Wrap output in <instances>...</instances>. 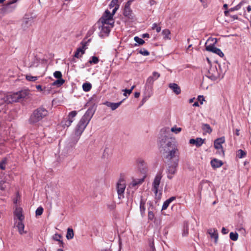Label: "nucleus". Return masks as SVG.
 I'll use <instances>...</instances> for the list:
<instances>
[{
	"instance_id": "obj_40",
	"label": "nucleus",
	"mask_w": 251,
	"mask_h": 251,
	"mask_svg": "<svg viewBox=\"0 0 251 251\" xmlns=\"http://www.w3.org/2000/svg\"><path fill=\"white\" fill-rule=\"evenodd\" d=\"M99 62V59L98 57L93 56L92 57L91 60L89 61V63L90 64H96Z\"/></svg>"
},
{
	"instance_id": "obj_12",
	"label": "nucleus",
	"mask_w": 251,
	"mask_h": 251,
	"mask_svg": "<svg viewBox=\"0 0 251 251\" xmlns=\"http://www.w3.org/2000/svg\"><path fill=\"white\" fill-rule=\"evenodd\" d=\"M145 177L146 175H144L143 177L141 178H133L132 182L130 183V187L134 188L140 185L144 181Z\"/></svg>"
},
{
	"instance_id": "obj_47",
	"label": "nucleus",
	"mask_w": 251,
	"mask_h": 251,
	"mask_svg": "<svg viewBox=\"0 0 251 251\" xmlns=\"http://www.w3.org/2000/svg\"><path fill=\"white\" fill-rule=\"evenodd\" d=\"M139 53L144 56H148L150 54V52L145 49H141Z\"/></svg>"
},
{
	"instance_id": "obj_33",
	"label": "nucleus",
	"mask_w": 251,
	"mask_h": 251,
	"mask_svg": "<svg viewBox=\"0 0 251 251\" xmlns=\"http://www.w3.org/2000/svg\"><path fill=\"white\" fill-rule=\"evenodd\" d=\"M149 246L150 248V251H155V248L154 245V240L153 238L149 239Z\"/></svg>"
},
{
	"instance_id": "obj_2",
	"label": "nucleus",
	"mask_w": 251,
	"mask_h": 251,
	"mask_svg": "<svg viewBox=\"0 0 251 251\" xmlns=\"http://www.w3.org/2000/svg\"><path fill=\"white\" fill-rule=\"evenodd\" d=\"M93 115V110L88 109L78 122L75 130V135L78 137V139H79Z\"/></svg>"
},
{
	"instance_id": "obj_16",
	"label": "nucleus",
	"mask_w": 251,
	"mask_h": 251,
	"mask_svg": "<svg viewBox=\"0 0 251 251\" xmlns=\"http://www.w3.org/2000/svg\"><path fill=\"white\" fill-rule=\"evenodd\" d=\"M204 143V140L201 138H197L196 139H191L189 140V143L191 144H194L197 147H201Z\"/></svg>"
},
{
	"instance_id": "obj_10",
	"label": "nucleus",
	"mask_w": 251,
	"mask_h": 251,
	"mask_svg": "<svg viewBox=\"0 0 251 251\" xmlns=\"http://www.w3.org/2000/svg\"><path fill=\"white\" fill-rule=\"evenodd\" d=\"M206 50L207 51L218 54L221 57H223L224 56V54L222 51V50L220 49L215 47L213 44L207 45V43H206Z\"/></svg>"
},
{
	"instance_id": "obj_59",
	"label": "nucleus",
	"mask_w": 251,
	"mask_h": 251,
	"mask_svg": "<svg viewBox=\"0 0 251 251\" xmlns=\"http://www.w3.org/2000/svg\"><path fill=\"white\" fill-rule=\"evenodd\" d=\"M229 12H230V11H229V10H226V11H224V14H225V16H228V14H229Z\"/></svg>"
},
{
	"instance_id": "obj_1",
	"label": "nucleus",
	"mask_w": 251,
	"mask_h": 251,
	"mask_svg": "<svg viewBox=\"0 0 251 251\" xmlns=\"http://www.w3.org/2000/svg\"><path fill=\"white\" fill-rule=\"evenodd\" d=\"M161 151H163V154L165 159L168 161L176 158L178 159L179 152L176 145L174 143L171 141L167 136L165 135L160 141Z\"/></svg>"
},
{
	"instance_id": "obj_49",
	"label": "nucleus",
	"mask_w": 251,
	"mask_h": 251,
	"mask_svg": "<svg viewBox=\"0 0 251 251\" xmlns=\"http://www.w3.org/2000/svg\"><path fill=\"white\" fill-rule=\"evenodd\" d=\"M170 204V203H169V202L166 200L165 201H164L163 204V206H162V210H165L167 208V207H168L169 205Z\"/></svg>"
},
{
	"instance_id": "obj_39",
	"label": "nucleus",
	"mask_w": 251,
	"mask_h": 251,
	"mask_svg": "<svg viewBox=\"0 0 251 251\" xmlns=\"http://www.w3.org/2000/svg\"><path fill=\"white\" fill-rule=\"evenodd\" d=\"M38 76H33L31 75H26L25 78L29 81H35L38 78Z\"/></svg>"
},
{
	"instance_id": "obj_30",
	"label": "nucleus",
	"mask_w": 251,
	"mask_h": 251,
	"mask_svg": "<svg viewBox=\"0 0 251 251\" xmlns=\"http://www.w3.org/2000/svg\"><path fill=\"white\" fill-rule=\"evenodd\" d=\"M74 231L72 228H68L67 229V234H66V238L68 240H70L73 238L74 237Z\"/></svg>"
},
{
	"instance_id": "obj_34",
	"label": "nucleus",
	"mask_w": 251,
	"mask_h": 251,
	"mask_svg": "<svg viewBox=\"0 0 251 251\" xmlns=\"http://www.w3.org/2000/svg\"><path fill=\"white\" fill-rule=\"evenodd\" d=\"M82 88L85 92H88L91 90L92 85L90 83H84L82 85Z\"/></svg>"
},
{
	"instance_id": "obj_26",
	"label": "nucleus",
	"mask_w": 251,
	"mask_h": 251,
	"mask_svg": "<svg viewBox=\"0 0 251 251\" xmlns=\"http://www.w3.org/2000/svg\"><path fill=\"white\" fill-rule=\"evenodd\" d=\"M122 102V101L117 103L107 102L106 104L107 106L110 107L112 110H114L121 104Z\"/></svg>"
},
{
	"instance_id": "obj_52",
	"label": "nucleus",
	"mask_w": 251,
	"mask_h": 251,
	"mask_svg": "<svg viewBox=\"0 0 251 251\" xmlns=\"http://www.w3.org/2000/svg\"><path fill=\"white\" fill-rule=\"evenodd\" d=\"M18 0H9L7 4V6H9L10 4L16 3Z\"/></svg>"
},
{
	"instance_id": "obj_46",
	"label": "nucleus",
	"mask_w": 251,
	"mask_h": 251,
	"mask_svg": "<svg viewBox=\"0 0 251 251\" xmlns=\"http://www.w3.org/2000/svg\"><path fill=\"white\" fill-rule=\"evenodd\" d=\"M43 208L41 206L39 207L36 210V216H40L43 214Z\"/></svg>"
},
{
	"instance_id": "obj_4",
	"label": "nucleus",
	"mask_w": 251,
	"mask_h": 251,
	"mask_svg": "<svg viewBox=\"0 0 251 251\" xmlns=\"http://www.w3.org/2000/svg\"><path fill=\"white\" fill-rule=\"evenodd\" d=\"M114 15L112 11L111 13L108 10H105L103 16L100 19V22L101 24H108L111 27H113L114 24V21L113 18Z\"/></svg>"
},
{
	"instance_id": "obj_61",
	"label": "nucleus",
	"mask_w": 251,
	"mask_h": 251,
	"mask_svg": "<svg viewBox=\"0 0 251 251\" xmlns=\"http://www.w3.org/2000/svg\"><path fill=\"white\" fill-rule=\"evenodd\" d=\"M143 38L148 37L149 38L150 36L148 33L143 34L142 35Z\"/></svg>"
},
{
	"instance_id": "obj_41",
	"label": "nucleus",
	"mask_w": 251,
	"mask_h": 251,
	"mask_svg": "<svg viewBox=\"0 0 251 251\" xmlns=\"http://www.w3.org/2000/svg\"><path fill=\"white\" fill-rule=\"evenodd\" d=\"M171 130L172 132L176 134H178L181 131L182 128L181 127H177L176 126H175L171 128Z\"/></svg>"
},
{
	"instance_id": "obj_57",
	"label": "nucleus",
	"mask_w": 251,
	"mask_h": 251,
	"mask_svg": "<svg viewBox=\"0 0 251 251\" xmlns=\"http://www.w3.org/2000/svg\"><path fill=\"white\" fill-rule=\"evenodd\" d=\"M140 93L139 92H135L134 93V97L136 98H138L139 97Z\"/></svg>"
},
{
	"instance_id": "obj_51",
	"label": "nucleus",
	"mask_w": 251,
	"mask_h": 251,
	"mask_svg": "<svg viewBox=\"0 0 251 251\" xmlns=\"http://www.w3.org/2000/svg\"><path fill=\"white\" fill-rule=\"evenodd\" d=\"M198 100L201 104H203V101L204 100V98L203 96H199L198 98Z\"/></svg>"
},
{
	"instance_id": "obj_17",
	"label": "nucleus",
	"mask_w": 251,
	"mask_h": 251,
	"mask_svg": "<svg viewBox=\"0 0 251 251\" xmlns=\"http://www.w3.org/2000/svg\"><path fill=\"white\" fill-rule=\"evenodd\" d=\"M169 87L171 89L173 92L176 94L178 95L181 93V89L180 87L176 83H170Z\"/></svg>"
},
{
	"instance_id": "obj_56",
	"label": "nucleus",
	"mask_w": 251,
	"mask_h": 251,
	"mask_svg": "<svg viewBox=\"0 0 251 251\" xmlns=\"http://www.w3.org/2000/svg\"><path fill=\"white\" fill-rule=\"evenodd\" d=\"M18 197H19V195H18V194H17L16 198L13 201V202L14 204H17Z\"/></svg>"
},
{
	"instance_id": "obj_9",
	"label": "nucleus",
	"mask_w": 251,
	"mask_h": 251,
	"mask_svg": "<svg viewBox=\"0 0 251 251\" xmlns=\"http://www.w3.org/2000/svg\"><path fill=\"white\" fill-rule=\"evenodd\" d=\"M161 178V174H157L155 176L152 183V191L154 192L156 195H157V194L158 193V188L160 185Z\"/></svg>"
},
{
	"instance_id": "obj_14",
	"label": "nucleus",
	"mask_w": 251,
	"mask_h": 251,
	"mask_svg": "<svg viewBox=\"0 0 251 251\" xmlns=\"http://www.w3.org/2000/svg\"><path fill=\"white\" fill-rule=\"evenodd\" d=\"M207 233L210 235L211 238L214 239L215 243H217L218 239V231L215 228H209L207 230Z\"/></svg>"
},
{
	"instance_id": "obj_58",
	"label": "nucleus",
	"mask_w": 251,
	"mask_h": 251,
	"mask_svg": "<svg viewBox=\"0 0 251 251\" xmlns=\"http://www.w3.org/2000/svg\"><path fill=\"white\" fill-rule=\"evenodd\" d=\"M108 207L110 210H113L115 208V205L114 204H112L111 205H108Z\"/></svg>"
},
{
	"instance_id": "obj_32",
	"label": "nucleus",
	"mask_w": 251,
	"mask_h": 251,
	"mask_svg": "<svg viewBox=\"0 0 251 251\" xmlns=\"http://www.w3.org/2000/svg\"><path fill=\"white\" fill-rule=\"evenodd\" d=\"M64 82L65 80L63 79H57L52 83V85L60 86L63 85Z\"/></svg>"
},
{
	"instance_id": "obj_63",
	"label": "nucleus",
	"mask_w": 251,
	"mask_h": 251,
	"mask_svg": "<svg viewBox=\"0 0 251 251\" xmlns=\"http://www.w3.org/2000/svg\"><path fill=\"white\" fill-rule=\"evenodd\" d=\"M193 106H199V104L198 101H196L195 102H194V103L193 104Z\"/></svg>"
},
{
	"instance_id": "obj_3",
	"label": "nucleus",
	"mask_w": 251,
	"mask_h": 251,
	"mask_svg": "<svg viewBox=\"0 0 251 251\" xmlns=\"http://www.w3.org/2000/svg\"><path fill=\"white\" fill-rule=\"evenodd\" d=\"M48 114V111L44 107H39L34 111L30 116L29 121L31 123H36L46 117Z\"/></svg>"
},
{
	"instance_id": "obj_44",
	"label": "nucleus",
	"mask_w": 251,
	"mask_h": 251,
	"mask_svg": "<svg viewBox=\"0 0 251 251\" xmlns=\"http://www.w3.org/2000/svg\"><path fill=\"white\" fill-rule=\"evenodd\" d=\"M36 88H37V89L38 91H40V92L44 91L43 93H44V94H49V93H50V90H48V91H46V90H44L42 89V86H41V85H36Z\"/></svg>"
},
{
	"instance_id": "obj_24",
	"label": "nucleus",
	"mask_w": 251,
	"mask_h": 251,
	"mask_svg": "<svg viewBox=\"0 0 251 251\" xmlns=\"http://www.w3.org/2000/svg\"><path fill=\"white\" fill-rule=\"evenodd\" d=\"M189 234V223L188 222H184L182 235L183 236H187Z\"/></svg>"
},
{
	"instance_id": "obj_6",
	"label": "nucleus",
	"mask_w": 251,
	"mask_h": 251,
	"mask_svg": "<svg viewBox=\"0 0 251 251\" xmlns=\"http://www.w3.org/2000/svg\"><path fill=\"white\" fill-rule=\"evenodd\" d=\"M136 164L139 171L144 175H146L148 171L147 163L142 158H138L136 160Z\"/></svg>"
},
{
	"instance_id": "obj_53",
	"label": "nucleus",
	"mask_w": 251,
	"mask_h": 251,
	"mask_svg": "<svg viewBox=\"0 0 251 251\" xmlns=\"http://www.w3.org/2000/svg\"><path fill=\"white\" fill-rule=\"evenodd\" d=\"M228 232V230L225 227H223L222 229V233L223 234H227Z\"/></svg>"
},
{
	"instance_id": "obj_28",
	"label": "nucleus",
	"mask_w": 251,
	"mask_h": 251,
	"mask_svg": "<svg viewBox=\"0 0 251 251\" xmlns=\"http://www.w3.org/2000/svg\"><path fill=\"white\" fill-rule=\"evenodd\" d=\"M22 221H19L17 225V227L20 234H22L24 233V229L25 226Z\"/></svg>"
},
{
	"instance_id": "obj_5",
	"label": "nucleus",
	"mask_w": 251,
	"mask_h": 251,
	"mask_svg": "<svg viewBox=\"0 0 251 251\" xmlns=\"http://www.w3.org/2000/svg\"><path fill=\"white\" fill-rule=\"evenodd\" d=\"M28 94V90H24L15 93L11 95V100L12 102L19 101L25 98Z\"/></svg>"
},
{
	"instance_id": "obj_62",
	"label": "nucleus",
	"mask_w": 251,
	"mask_h": 251,
	"mask_svg": "<svg viewBox=\"0 0 251 251\" xmlns=\"http://www.w3.org/2000/svg\"><path fill=\"white\" fill-rule=\"evenodd\" d=\"M247 9L248 12H250L251 11V6L249 5L247 8Z\"/></svg>"
},
{
	"instance_id": "obj_45",
	"label": "nucleus",
	"mask_w": 251,
	"mask_h": 251,
	"mask_svg": "<svg viewBox=\"0 0 251 251\" xmlns=\"http://www.w3.org/2000/svg\"><path fill=\"white\" fill-rule=\"evenodd\" d=\"M54 76L57 79H61L62 78V74L60 71H55L53 73Z\"/></svg>"
},
{
	"instance_id": "obj_15",
	"label": "nucleus",
	"mask_w": 251,
	"mask_h": 251,
	"mask_svg": "<svg viewBox=\"0 0 251 251\" xmlns=\"http://www.w3.org/2000/svg\"><path fill=\"white\" fill-rule=\"evenodd\" d=\"M132 0H128L126 4L124 10V15L126 16L129 17L131 16V10L130 8V5L132 2Z\"/></svg>"
},
{
	"instance_id": "obj_29",
	"label": "nucleus",
	"mask_w": 251,
	"mask_h": 251,
	"mask_svg": "<svg viewBox=\"0 0 251 251\" xmlns=\"http://www.w3.org/2000/svg\"><path fill=\"white\" fill-rule=\"evenodd\" d=\"M153 207L152 205H150V207L148 208V219L150 220H152L154 218V215L153 212Z\"/></svg>"
},
{
	"instance_id": "obj_20",
	"label": "nucleus",
	"mask_w": 251,
	"mask_h": 251,
	"mask_svg": "<svg viewBox=\"0 0 251 251\" xmlns=\"http://www.w3.org/2000/svg\"><path fill=\"white\" fill-rule=\"evenodd\" d=\"M211 166L213 168H217L221 167L223 165V163L221 160L217 159H212L210 162Z\"/></svg>"
},
{
	"instance_id": "obj_13",
	"label": "nucleus",
	"mask_w": 251,
	"mask_h": 251,
	"mask_svg": "<svg viewBox=\"0 0 251 251\" xmlns=\"http://www.w3.org/2000/svg\"><path fill=\"white\" fill-rule=\"evenodd\" d=\"M77 112L76 111H71L69 113L68 119L65 122V125L67 126H71L72 122L74 121V118L76 116Z\"/></svg>"
},
{
	"instance_id": "obj_7",
	"label": "nucleus",
	"mask_w": 251,
	"mask_h": 251,
	"mask_svg": "<svg viewBox=\"0 0 251 251\" xmlns=\"http://www.w3.org/2000/svg\"><path fill=\"white\" fill-rule=\"evenodd\" d=\"M126 187L125 181L123 179H120L117 184V193L119 196V198L124 196V193Z\"/></svg>"
},
{
	"instance_id": "obj_43",
	"label": "nucleus",
	"mask_w": 251,
	"mask_h": 251,
	"mask_svg": "<svg viewBox=\"0 0 251 251\" xmlns=\"http://www.w3.org/2000/svg\"><path fill=\"white\" fill-rule=\"evenodd\" d=\"M152 30H155L157 32H160L161 28L160 26H158L157 24L154 23L152 24V26L151 27Z\"/></svg>"
},
{
	"instance_id": "obj_37",
	"label": "nucleus",
	"mask_w": 251,
	"mask_h": 251,
	"mask_svg": "<svg viewBox=\"0 0 251 251\" xmlns=\"http://www.w3.org/2000/svg\"><path fill=\"white\" fill-rule=\"evenodd\" d=\"M246 155V153L243 150L240 149L237 152V156L239 158H242Z\"/></svg>"
},
{
	"instance_id": "obj_23",
	"label": "nucleus",
	"mask_w": 251,
	"mask_h": 251,
	"mask_svg": "<svg viewBox=\"0 0 251 251\" xmlns=\"http://www.w3.org/2000/svg\"><path fill=\"white\" fill-rule=\"evenodd\" d=\"M14 214L17 217L19 221H23L24 220V217L22 214V210L21 208H16Z\"/></svg>"
},
{
	"instance_id": "obj_42",
	"label": "nucleus",
	"mask_w": 251,
	"mask_h": 251,
	"mask_svg": "<svg viewBox=\"0 0 251 251\" xmlns=\"http://www.w3.org/2000/svg\"><path fill=\"white\" fill-rule=\"evenodd\" d=\"M134 41L138 43L139 45H143L145 43V41L142 38H139L138 36H135L134 38Z\"/></svg>"
},
{
	"instance_id": "obj_64",
	"label": "nucleus",
	"mask_w": 251,
	"mask_h": 251,
	"mask_svg": "<svg viewBox=\"0 0 251 251\" xmlns=\"http://www.w3.org/2000/svg\"><path fill=\"white\" fill-rule=\"evenodd\" d=\"M101 251H112L110 249H106L102 250Z\"/></svg>"
},
{
	"instance_id": "obj_54",
	"label": "nucleus",
	"mask_w": 251,
	"mask_h": 251,
	"mask_svg": "<svg viewBox=\"0 0 251 251\" xmlns=\"http://www.w3.org/2000/svg\"><path fill=\"white\" fill-rule=\"evenodd\" d=\"M176 199V197H172L170 198L169 199H168L167 201L169 202V203H171L173 201H174Z\"/></svg>"
},
{
	"instance_id": "obj_60",
	"label": "nucleus",
	"mask_w": 251,
	"mask_h": 251,
	"mask_svg": "<svg viewBox=\"0 0 251 251\" xmlns=\"http://www.w3.org/2000/svg\"><path fill=\"white\" fill-rule=\"evenodd\" d=\"M63 245H64V243L63 242V241L62 240H60L59 241V246L60 247H63Z\"/></svg>"
},
{
	"instance_id": "obj_27",
	"label": "nucleus",
	"mask_w": 251,
	"mask_h": 251,
	"mask_svg": "<svg viewBox=\"0 0 251 251\" xmlns=\"http://www.w3.org/2000/svg\"><path fill=\"white\" fill-rule=\"evenodd\" d=\"M140 210L141 214L142 216H144L145 214L146 207H145V202L142 199L140 202Z\"/></svg>"
},
{
	"instance_id": "obj_25",
	"label": "nucleus",
	"mask_w": 251,
	"mask_h": 251,
	"mask_svg": "<svg viewBox=\"0 0 251 251\" xmlns=\"http://www.w3.org/2000/svg\"><path fill=\"white\" fill-rule=\"evenodd\" d=\"M101 32L105 33L108 34L110 31V29L112 27H111L110 25H108V24H101Z\"/></svg>"
},
{
	"instance_id": "obj_55",
	"label": "nucleus",
	"mask_w": 251,
	"mask_h": 251,
	"mask_svg": "<svg viewBox=\"0 0 251 251\" xmlns=\"http://www.w3.org/2000/svg\"><path fill=\"white\" fill-rule=\"evenodd\" d=\"M238 9H239V8H238V7H237V6H235V7H233V8H230V9H229V11H230V12H232V11H234V10H238Z\"/></svg>"
},
{
	"instance_id": "obj_8",
	"label": "nucleus",
	"mask_w": 251,
	"mask_h": 251,
	"mask_svg": "<svg viewBox=\"0 0 251 251\" xmlns=\"http://www.w3.org/2000/svg\"><path fill=\"white\" fill-rule=\"evenodd\" d=\"M225 139L224 137H222L216 139L214 141V146L215 149L219 150V153L224 155V151L222 146V144L225 143Z\"/></svg>"
},
{
	"instance_id": "obj_48",
	"label": "nucleus",
	"mask_w": 251,
	"mask_h": 251,
	"mask_svg": "<svg viewBox=\"0 0 251 251\" xmlns=\"http://www.w3.org/2000/svg\"><path fill=\"white\" fill-rule=\"evenodd\" d=\"M61 237L62 236L60 234H55L53 235V240L59 242V241H60V239Z\"/></svg>"
},
{
	"instance_id": "obj_18",
	"label": "nucleus",
	"mask_w": 251,
	"mask_h": 251,
	"mask_svg": "<svg viewBox=\"0 0 251 251\" xmlns=\"http://www.w3.org/2000/svg\"><path fill=\"white\" fill-rule=\"evenodd\" d=\"M178 159H176V161H174L173 164L168 167V172L169 174L174 175L176 171V167L178 164Z\"/></svg>"
},
{
	"instance_id": "obj_50",
	"label": "nucleus",
	"mask_w": 251,
	"mask_h": 251,
	"mask_svg": "<svg viewBox=\"0 0 251 251\" xmlns=\"http://www.w3.org/2000/svg\"><path fill=\"white\" fill-rule=\"evenodd\" d=\"M123 91L125 92V93H124V95L126 97L127 96V94L128 95H130L132 93L131 90L129 89H125L123 90Z\"/></svg>"
},
{
	"instance_id": "obj_21",
	"label": "nucleus",
	"mask_w": 251,
	"mask_h": 251,
	"mask_svg": "<svg viewBox=\"0 0 251 251\" xmlns=\"http://www.w3.org/2000/svg\"><path fill=\"white\" fill-rule=\"evenodd\" d=\"M85 45H83L82 48H77L76 51L75 53L74 57L76 58H79L82 55L85 53Z\"/></svg>"
},
{
	"instance_id": "obj_35",
	"label": "nucleus",
	"mask_w": 251,
	"mask_h": 251,
	"mask_svg": "<svg viewBox=\"0 0 251 251\" xmlns=\"http://www.w3.org/2000/svg\"><path fill=\"white\" fill-rule=\"evenodd\" d=\"M162 34L164 36V38L170 39V37H169V35L171 34L170 30L168 29H165L162 31Z\"/></svg>"
},
{
	"instance_id": "obj_38",
	"label": "nucleus",
	"mask_w": 251,
	"mask_h": 251,
	"mask_svg": "<svg viewBox=\"0 0 251 251\" xmlns=\"http://www.w3.org/2000/svg\"><path fill=\"white\" fill-rule=\"evenodd\" d=\"M7 163V160L6 158L2 159L0 161V169L2 170H4L5 169V165Z\"/></svg>"
},
{
	"instance_id": "obj_11",
	"label": "nucleus",
	"mask_w": 251,
	"mask_h": 251,
	"mask_svg": "<svg viewBox=\"0 0 251 251\" xmlns=\"http://www.w3.org/2000/svg\"><path fill=\"white\" fill-rule=\"evenodd\" d=\"M160 76V74L156 72H154L152 73L151 76H149L146 81V84L148 85H152L155 80L158 79Z\"/></svg>"
},
{
	"instance_id": "obj_19",
	"label": "nucleus",
	"mask_w": 251,
	"mask_h": 251,
	"mask_svg": "<svg viewBox=\"0 0 251 251\" xmlns=\"http://www.w3.org/2000/svg\"><path fill=\"white\" fill-rule=\"evenodd\" d=\"M218 75V71L215 68L211 67L208 71V77L211 79H215Z\"/></svg>"
},
{
	"instance_id": "obj_36",
	"label": "nucleus",
	"mask_w": 251,
	"mask_h": 251,
	"mask_svg": "<svg viewBox=\"0 0 251 251\" xmlns=\"http://www.w3.org/2000/svg\"><path fill=\"white\" fill-rule=\"evenodd\" d=\"M230 239L234 241H237L238 238V234L236 232H230L229 234Z\"/></svg>"
},
{
	"instance_id": "obj_31",
	"label": "nucleus",
	"mask_w": 251,
	"mask_h": 251,
	"mask_svg": "<svg viewBox=\"0 0 251 251\" xmlns=\"http://www.w3.org/2000/svg\"><path fill=\"white\" fill-rule=\"evenodd\" d=\"M202 129L203 131H206L208 133H211L212 131L210 125L207 124H202Z\"/></svg>"
},
{
	"instance_id": "obj_22",
	"label": "nucleus",
	"mask_w": 251,
	"mask_h": 251,
	"mask_svg": "<svg viewBox=\"0 0 251 251\" xmlns=\"http://www.w3.org/2000/svg\"><path fill=\"white\" fill-rule=\"evenodd\" d=\"M109 7L110 9L113 8L112 11L113 12V14H115L117 10L119 8V4L116 1H114L113 0H112L110 4L109 5Z\"/></svg>"
}]
</instances>
